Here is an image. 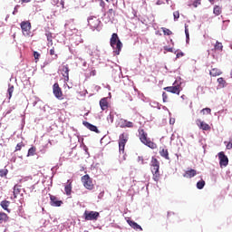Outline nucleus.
<instances>
[{
	"instance_id": "nucleus-24",
	"label": "nucleus",
	"mask_w": 232,
	"mask_h": 232,
	"mask_svg": "<svg viewBox=\"0 0 232 232\" xmlns=\"http://www.w3.org/2000/svg\"><path fill=\"white\" fill-rule=\"evenodd\" d=\"M0 206L5 209V211H7V213H10V209L8 208L10 207V201L3 200L1 201Z\"/></svg>"
},
{
	"instance_id": "nucleus-46",
	"label": "nucleus",
	"mask_w": 232,
	"mask_h": 232,
	"mask_svg": "<svg viewBox=\"0 0 232 232\" xmlns=\"http://www.w3.org/2000/svg\"><path fill=\"white\" fill-rule=\"evenodd\" d=\"M185 34H189V29H188V24H185Z\"/></svg>"
},
{
	"instance_id": "nucleus-48",
	"label": "nucleus",
	"mask_w": 232,
	"mask_h": 232,
	"mask_svg": "<svg viewBox=\"0 0 232 232\" xmlns=\"http://www.w3.org/2000/svg\"><path fill=\"white\" fill-rule=\"evenodd\" d=\"M90 75H92V76L97 75V71L92 70V71L91 72Z\"/></svg>"
},
{
	"instance_id": "nucleus-31",
	"label": "nucleus",
	"mask_w": 232,
	"mask_h": 232,
	"mask_svg": "<svg viewBox=\"0 0 232 232\" xmlns=\"http://www.w3.org/2000/svg\"><path fill=\"white\" fill-rule=\"evenodd\" d=\"M204 186H206V181H204V179H201L197 182L198 189H204Z\"/></svg>"
},
{
	"instance_id": "nucleus-37",
	"label": "nucleus",
	"mask_w": 232,
	"mask_h": 232,
	"mask_svg": "<svg viewBox=\"0 0 232 232\" xmlns=\"http://www.w3.org/2000/svg\"><path fill=\"white\" fill-rule=\"evenodd\" d=\"M200 112L203 114V115H209L211 114V110L209 108H205V109H202L200 111Z\"/></svg>"
},
{
	"instance_id": "nucleus-14",
	"label": "nucleus",
	"mask_w": 232,
	"mask_h": 232,
	"mask_svg": "<svg viewBox=\"0 0 232 232\" xmlns=\"http://www.w3.org/2000/svg\"><path fill=\"white\" fill-rule=\"evenodd\" d=\"M118 126L120 128H133V122L129 121L128 120L120 119Z\"/></svg>"
},
{
	"instance_id": "nucleus-51",
	"label": "nucleus",
	"mask_w": 232,
	"mask_h": 232,
	"mask_svg": "<svg viewBox=\"0 0 232 232\" xmlns=\"http://www.w3.org/2000/svg\"><path fill=\"white\" fill-rule=\"evenodd\" d=\"M110 119H111V122H113V116L111 114H110Z\"/></svg>"
},
{
	"instance_id": "nucleus-30",
	"label": "nucleus",
	"mask_w": 232,
	"mask_h": 232,
	"mask_svg": "<svg viewBox=\"0 0 232 232\" xmlns=\"http://www.w3.org/2000/svg\"><path fill=\"white\" fill-rule=\"evenodd\" d=\"M7 175H8V170H7V169H0V177H1L2 179H6Z\"/></svg>"
},
{
	"instance_id": "nucleus-22",
	"label": "nucleus",
	"mask_w": 232,
	"mask_h": 232,
	"mask_svg": "<svg viewBox=\"0 0 232 232\" xmlns=\"http://www.w3.org/2000/svg\"><path fill=\"white\" fill-rule=\"evenodd\" d=\"M160 157H163V159H166V160H169V152L168 151V149H162L160 150Z\"/></svg>"
},
{
	"instance_id": "nucleus-35",
	"label": "nucleus",
	"mask_w": 232,
	"mask_h": 232,
	"mask_svg": "<svg viewBox=\"0 0 232 232\" xmlns=\"http://www.w3.org/2000/svg\"><path fill=\"white\" fill-rule=\"evenodd\" d=\"M161 30L164 34V35H172L173 32H171V30L166 28V27H161Z\"/></svg>"
},
{
	"instance_id": "nucleus-26",
	"label": "nucleus",
	"mask_w": 232,
	"mask_h": 232,
	"mask_svg": "<svg viewBox=\"0 0 232 232\" xmlns=\"http://www.w3.org/2000/svg\"><path fill=\"white\" fill-rule=\"evenodd\" d=\"M159 166H160L159 160H157L155 157H152L150 161V169H152V168H159Z\"/></svg>"
},
{
	"instance_id": "nucleus-52",
	"label": "nucleus",
	"mask_w": 232,
	"mask_h": 232,
	"mask_svg": "<svg viewBox=\"0 0 232 232\" xmlns=\"http://www.w3.org/2000/svg\"><path fill=\"white\" fill-rule=\"evenodd\" d=\"M186 38H187V43H188V41H189V34H186Z\"/></svg>"
},
{
	"instance_id": "nucleus-9",
	"label": "nucleus",
	"mask_w": 232,
	"mask_h": 232,
	"mask_svg": "<svg viewBox=\"0 0 232 232\" xmlns=\"http://www.w3.org/2000/svg\"><path fill=\"white\" fill-rule=\"evenodd\" d=\"M53 93L56 99H59V101H63V90L59 86V83L56 82L53 85Z\"/></svg>"
},
{
	"instance_id": "nucleus-12",
	"label": "nucleus",
	"mask_w": 232,
	"mask_h": 232,
	"mask_svg": "<svg viewBox=\"0 0 232 232\" xmlns=\"http://www.w3.org/2000/svg\"><path fill=\"white\" fill-rule=\"evenodd\" d=\"M196 124L199 130H203V131H210L211 126L209 124L202 121L200 119L196 120Z\"/></svg>"
},
{
	"instance_id": "nucleus-50",
	"label": "nucleus",
	"mask_w": 232,
	"mask_h": 232,
	"mask_svg": "<svg viewBox=\"0 0 232 232\" xmlns=\"http://www.w3.org/2000/svg\"><path fill=\"white\" fill-rule=\"evenodd\" d=\"M32 0H22V3H30Z\"/></svg>"
},
{
	"instance_id": "nucleus-39",
	"label": "nucleus",
	"mask_w": 232,
	"mask_h": 232,
	"mask_svg": "<svg viewBox=\"0 0 232 232\" xmlns=\"http://www.w3.org/2000/svg\"><path fill=\"white\" fill-rule=\"evenodd\" d=\"M7 92L9 93V99H12V93H14V85L10 86Z\"/></svg>"
},
{
	"instance_id": "nucleus-3",
	"label": "nucleus",
	"mask_w": 232,
	"mask_h": 232,
	"mask_svg": "<svg viewBox=\"0 0 232 232\" xmlns=\"http://www.w3.org/2000/svg\"><path fill=\"white\" fill-rule=\"evenodd\" d=\"M20 27L24 37H30L32 35V23L30 21L21 22Z\"/></svg>"
},
{
	"instance_id": "nucleus-28",
	"label": "nucleus",
	"mask_w": 232,
	"mask_h": 232,
	"mask_svg": "<svg viewBox=\"0 0 232 232\" xmlns=\"http://www.w3.org/2000/svg\"><path fill=\"white\" fill-rule=\"evenodd\" d=\"M213 13L215 14V15H220V14H222V7L215 5Z\"/></svg>"
},
{
	"instance_id": "nucleus-45",
	"label": "nucleus",
	"mask_w": 232,
	"mask_h": 232,
	"mask_svg": "<svg viewBox=\"0 0 232 232\" xmlns=\"http://www.w3.org/2000/svg\"><path fill=\"white\" fill-rule=\"evenodd\" d=\"M164 50L166 51V52H173V48H171V47H168V46H165L164 47Z\"/></svg>"
},
{
	"instance_id": "nucleus-17",
	"label": "nucleus",
	"mask_w": 232,
	"mask_h": 232,
	"mask_svg": "<svg viewBox=\"0 0 232 232\" xmlns=\"http://www.w3.org/2000/svg\"><path fill=\"white\" fill-rule=\"evenodd\" d=\"M100 106L102 111H104L105 110H108V107L110 106V103L108 102V98H102L100 101Z\"/></svg>"
},
{
	"instance_id": "nucleus-1",
	"label": "nucleus",
	"mask_w": 232,
	"mask_h": 232,
	"mask_svg": "<svg viewBox=\"0 0 232 232\" xmlns=\"http://www.w3.org/2000/svg\"><path fill=\"white\" fill-rule=\"evenodd\" d=\"M110 44L111 48L114 50V53H116V55H120L121 50H122V42L119 39V34H117V33H113L111 34Z\"/></svg>"
},
{
	"instance_id": "nucleus-36",
	"label": "nucleus",
	"mask_w": 232,
	"mask_h": 232,
	"mask_svg": "<svg viewBox=\"0 0 232 232\" xmlns=\"http://www.w3.org/2000/svg\"><path fill=\"white\" fill-rule=\"evenodd\" d=\"M24 148V143L22 141L20 143H17L14 151H21Z\"/></svg>"
},
{
	"instance_id": "nucleus-10",
	"label": "nucleus",
	"mask_w": 232,
	"mask_h": 232,
	"mask_svg": "<svg viewBox=\"0 0 232 232\" xmlns=\"http://www.w3.org/2000/svg\"><path fill=\"white\" fill-rule=\"evenodd\" d=\"M60 72L63 77L64 82H68V81H70V67L68 64L62 65Z\"/></svg>"
},
{
	"instance_id": "nucleus-33",
	"label": "nucleus",
	"mask_w": 232,
	"mask_h": 232,
	"mask_svg": "<svg viewBox=\"0 0 232 232\" xmlns=\"http://www.w3.org/2000/svg\"><path fill=\"white\" fill-rule=\"evenodd\" d=\"M49 53L50 55H53V59L55 61L57 59H59V55L57 53H55V48H52L50 51H49Z\"/></svg>"
},
{
	"instance_id": "nucleus-15",
	"label": "nucleus",
	"mask_w": 232,
	"mask_h": 232,
	"mask_svg": "<svg viewBox=\"0 0 232 232\" xmlns=\"http://www.w3.org/2000/svg\"><path fill=\"white\" fill-rule=\"evenodd\" d=\"M50 200H51V206H54L55 208H61L63 206V201L57 199V197L55 196H50Z\"/></svg>"
},
{
	"instance_id": "nucleus-21",
	"label": "nucleus",
	"mask_w": 232,
	"mask_h": 232,
	"mask_svg": "<svg viewBox=\"0 0 232 232\" xmlns=\"http://www.w3.org/2000/svg\"><path fill=\"white\" fill-rule=\"evenodd\" d=\"M209 75H211V77H218V75H222V71H220L218 68H213L209 72Z\"/></svg>"
},
{
	"instance_id": "nucleus-42",
	"label": "nucleus",
	"mask_w": 232,
	"mask_h": 232,
	"mask_svg": "<svg viewBox=\"0 0 232 232\" xmlns=\"http://www.w3.org/2000/svg\"><path fill=\"white\" fill-rule=\"evenodd\" d=\"M174 15V19H179V17H180V13H179V11H176L173 13Z\"/></svg>"
},
{
	"instance_id": "nucleus-6",
	"label": "nucleus",
	"mask_w": 232,
	"mask_h": 232,
	"mask_svg": "<svg viewBox=\"0 0 232 232\" xmlns=\"http://www.w3.org/2000/svg\"><path fill=\"white\" fill-rule=\"evenodd\" d=\"M126 142H128V134L123 132L119 137V151L124 153V148H126Z\"/></svg>"
},
{
	"instance_id": "nucleus-38",
	"label": "nucleus",
	"mask_w": 232,
	"mask_h": 232,
	"mask_svg": "<svg viewBox=\"0 0 232 232\" xmlns=\"http://www.w3.org/2000/svg\"><path fill=\"white\" fill-rule=\"evenodd\" d=\"M34 57L35 59V63H37L39 61V58L41 57V53H39L37 51H34Z\"/></svg>"
},
{
	"instance_id": "nucleus-7",
	"label": "nucleus",
	"mask_w": 232,
	"mask_h": 232,
	"mask_svg": "<svg viewBox=\"0 0 232 232\" xmlns=\"http://www.w3.org/2000/svg\"><path fill=\"white\" fill-rule=\"evenodd\" d=\"M83 216L85 220H97L101 217V214L97 211L85 210Z\"/></svg>"
},
{
	"instance_id": "nucleus-18",
	"label": "nucleus",
	"mask_w": 232,
	"mask_h": 232,
	"mask_svg": "<svg viewBox=\"0 0 232 232\" xmlns=\"http://www.w3.org/2000/svg\"><path fill=\"white\" fill-rule=\"evenodd\" d=\"M83 125L87 127L88 130L91 131H94L95 133H99V129H97V126L88 122V121H83Z\"/></svg>"
},
{
	"instance_id": "nucleus-29",
	"label": "nucleus",
	"mask_w": 232,
	"mask_h": 232,
	"mask_svg": "<svg viewBox=\"0 0 232 232\" xmlns=\"http://www.w3.org/2000/svg\"><path fill=\"white\" fill-rule=\"evenodd\" d=\"M107 15H108L109 19H115V10L109 9L107 12Z\"/></svg>"
},
{
	"instance_id": "nucleus-8",
	"label": "nucleus",
	"mask_w": 232,
	"mask_h": 232,
	"mask_svg": "<svg viewBox=\"0 0 232 232\" xmlns=\"http://www.w3.org/2000/svg\"><path fill=\"white\" fill-rule=\"evenodd\" d=\"M88 24L92 30H97V28H99V24H101V20H99L97 16H91L88 19Z\"/></svg>"
},
{
	"instance_id": "nucleus-47",
	"label": "nucleus",
	"mask_w": 232,
	"mask_h": 232,
	"mask_svg": "<svg viewBox=\"0 0 232 232\" xmlns=\"http://www.w3.org/2000/svg\"><path fill=\"white\" fill-rule=\"evenodd\" d=\"M176 57L179 59V58H180V57H184V53H178L177 54H176Z\"/></svg>"
},
{
	"instance_id": "nucleus-34",
	"label": "nucleus",
	"mask_w": 232,
	"mask_h": 232,
	"mask_svg": "<svg viewBox=\"0 0 232 232\" xmlns=\"http://www.w3.org/2000/svg\"><path fill=\"white\" fill-rule=\"evenodd\" d=\"M45 35H46L47 41L51 43V44H53V36L52 33L48 32L45 34Z\"/></svg>"
},
{
	"instance_id": "nucleus-49",
	"label": "nucleus",
	"mask_w": 232,
	"mask_h": 232,
	"mask_svg": "<svg viewBox=\"0 0 232 232\" xmlns=\"http://www.w3.org/2000/svg\"><path fill=\"white\" fill-rule=\"evenodd\" d=\"M198 5H200V0H197L195 3H194V5L197 6Z\"/></svg>"
},
{
	"instance_id": "nucleus-41",
	"label": "nucleus",
	"mask_w": 232,
	"mask_h": 232,
	"mask_svg": "<svg viewBox=\"0 0 232 232\" xmlns=\"http://www.w3.org/2000/svg\"><path fill=\"white\" fill-rule=\"evenodd\" d=\"M162 99H163V102H168V93L163 92L162 93Z\"/></svg>"
},
{
	"instance_id": "nucleus-16",
	"label": "nucleus",
	"mask_w": 232,
	"mask_h": 232,
	"mask_svg": "<svg viewBox=\"0 0 232 232\" xmlns=\"http://www.w3.org/2000/svg\"><path fill=\"white\" fill-rule=\"evenodd\" d=\"M127 223L129 224V226H130V227H132V229H135V231H142V227H140V225L137 224V222H135L131 219H128Z\"/></svg>"
},
{
	"instance_id": "nucleus-19",
	"label": "nucleus",
	"mask_w": 232,
	"mask_h": 232,
	"mask_svg": "<svg viewBox=\"0 0 232 232\" xmlns=\"http://www.w3.org/2000/svg\"><path fill=\"white\" fill-rule=\"evenodd\" d=\"M197 175V170L190 169L189 170H187L185 174H183V177L185 179H193Z\"/></svg>"
},
{
	"instance_id": "nucleus-32",
	"label": "nucleus",
	"mask_w": 232,
	"mask_h": 232,
	"mask_svg": "<svg viewBox=\"0 0 232 232\" xmlns=\"http://www.w3.org/2000/svg\"><path fill=\"white\" fill-rule=\"evenodd\" d=\"M224 48V46L222 45V43L220 42H216V44L214 46V50H218L219 52H222V49Z\"/></svg>"
},
{
	"instance_id": "nucleus-44",
	"label": "nucleus",
	"mask_w": 232,
	"mask_h": 232,
	"mask_svg": "<svg viewBox=\"0 0 232 232\" xmlns=\"http://www.w3.org/2000/svg\"><path fill=\"white\" fill-rule=\"evenodd\" d=\"M138 162H140V164H144V158L139 156L138 157Z\"/></svg>"
},
{
	"instance_id": "nucleus-23",
	"label": "nucleus",
	"mask_w": 232,
	"mask_h": 232,
	"mask_svg": "<svg viewBox=\"0 0 232 232\" xmlns=\"http://www.w3.org/2000/svg\"><path fill=\"white\" fill-rule=\"evenodd\" d=\"M13 195H14V198H17V197H19V195H21V186L14 185Z\"/></svg>"
},
{
	"instance_id": "nucleus-25",
	"label": "nucleus",
	"mask_w": 232,
	"mask_h": 232,
	"mask_svg": "<svg viewBox=\"0 0 232 232\" xmlns=\"http://www.w3.org/2000/svg\"><path fill=\"white\" fill-rule=\"evenodd\" d=\"M9 217L6 213L5 212H0V224H5L9 220Z\"/></svg>"
},
{
	"instance_id": "nucleus-54",
	"label": "nucleus",
	"mask_w": 232,
	"mask_h": 232,
	"mask_svg": "<svg viewBox=\"0 0 232 232\" xmlns=\"http://www.w3.org/2000/svg\"><path fill=\"white\" fill-rule=\"evenodd\" d=\"M105 1H107V3H110V0H105Z\"/></svg>"
},
{
	"instance_id": "nucleus-5",
	"label": "nucleus",
	"mask_w": 232,
	"mask_h": 232,
	"mask_svg": "<svg viewBox=\"0 0 232 232\" xmlns=\"http://www.w3.org/2000/svg\"><path fill=\"white\" fill-rule=\"evenodd\" d=\"M163 90H165V92H169V93H175L176 95H180V92H182V87H180V84H177V81H175L173 86L165 87Z\"/></svg>"
},
{
	"instance_id": "nucleus-53",
	"label": "nucleus",
	"mask_w": 232,
	"mask_h": 232,
	"mask_svg": "<svg viewBox=\"0 0 232 232\" xmlns=\"http://www.w3.org/2000/svg\"><path fill=\"white\" fill-rule=\"evenodd\" d=\"M210 3L213 2L214 0H208Z\"/></svg>"
},
{
	"instance_id": "nucleus-27",
	"label": "nucleus",
	"mask_w": 232,
	"mask_h": 232,
	"mask_svg": "<svg viewBox=\"0 0 232 232\" xmlns=\"http://www.w3.org/2000/svg\"><path fill=\"white\" fill-rule=\"evenodd\" d=\"M36 151H37V149L35 147H31L28 150L27 157H34V155H35Z\"/></svg>"
},
{
	"instance_id": "nucleus-13",
	"label": "nucleus",
	"mask_w": 232,
	"mask_h": 232,
	"mask_svg": "<svg viewBox=\"0 0 232 232\" xmlns=\"http://www.w3.org/2000/svg\"><path fill=\"white\" fill-rule=\"evenodd\" d=\"M150 171L152 173L153 180L159 182V180H160V166L150 169Z\"/></svg>"
},
{
	"instance_id": "nucleus-4",
	"label": "nucleus",
	"mask_w": 232,
	"mask_h": 232,
	"mask_svg": "<svg viewBox=\"0 0 232 232\" xmlns=\"http://www.w3.org/2000/svg\"><path fill=\"white\" fill-rule=\"evenodd\" d=\"M82 182L86 189L92 191L95 186L93 185V180L90 178V175L86 174L82 177Z\"/></svg>"
},
{
	"instance_id": "nucleus-20",
	"label": "nucleus",
	"mask_w": 232,
	"mask_h": 232,
	"mask_svg": "<svg viewBox=\"0 0 232 232\" xmlns=\"http://www.w3.org/2000/svg\"><path fill=\"white\" fill-rule=\"evenodd\" d=\"M72 180H67V184L64 187V191L65 194L67 195V197H70V195H72Z\"/></svg>"
},
{
	"instance_id": "nucleus-40",
	"label": "nucleus",
	"mask_w": 232,
	"mask_h": 232,
	"mask_svg": "<svg viewBox=\"0 0 232 232\" xmlns=\"http://www.w3.org/2000/svg\"><path fill=\"white\" fill-rule=\"evenodd\" d=\"M218 84H221L222 86H226V80H224V78H218Z\"/></svg>"
},
{
	"instance_id": "nucleus-2",
	"label": "nucleus",
	"mask_w": 232,
	"mask_h": 232,
	"mask_svg": "<svg viewBox=\"0 0 232 232\" xmlns=\"http://www.w3.org/2000/svg\"><path fill=\"white\" fill-rule=\"evenodd\" d=\"M139 137H140V142H142V144H145V146H148V148H150L151 150H156L157 143L151 141V140H150V138H148V133H146V131H144V129L139 130Z\"/></svg>"
},
{
	"instance_id": "nucleus-11",
	"label": "nucleus",
	"mask_w": 232,
	"mask_h": 232,
	"mask_svg": "<svg viewBox=\"0 0 232 232\" xmlns=\"http://www.w3.org/2000/svg\"><path fill=\"white\" fill-rule=\"evenodd\" d=\"M219 159V166L222 168H226L229 164V159H227V156L224 153V151L219 152L218 154Z\"/></svg>"
},
{
	"instance_id": "nucleus-43",
	"label": "nucleus",
	"mask_w": 232,
	"mask_h": 232,
	"mask_svg": "<svg viewBox=\"0 0 232 232\" xmlns=\"http://www.w3.org/2000/svg\"><path fill=\"white\" fill-rule=\"evenodd\" d=\"M227 150H232V140H230L227 144Z\"/></svg>"
}]
</instances>
